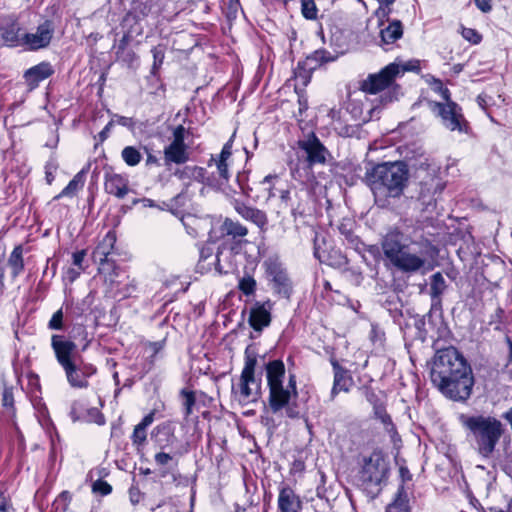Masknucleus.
Returning <instances> with one entry per match:
<instances>
[{
  "label": "nucleus",
  "instance_id": "obj_1",
  "mask_svg": "<svg viewBox=\"0 0 512 512\" xmlns=\"http://www.w3.org/2000/svg\"><path fill=\"white\" fill-rule=\"evenodd\" d=\"M430 378L443 395L454 401H465L472 393V369L455 347H447L436 352Z\"/></svg>",
  "mask_w": 512,
  "mask_h": 512
},
{
  "label": "nucleus",
  "instance_id": "obj_2",
  "mask_svg": "<svg viewBox=\"0 0 512 512\" xmlns=\"http://www.w3.org/2000/svg\"><path fill=\"white\" fill-rule=\"evenodd\" d=\"M377 207L390 208L399 200L409 181V169L405 162H384L367 169L364 176Z\"/></svg>",
  "mask_w": 512,
  "mask_h": 512
},
{
  "label": "nucleus",
  "instance_id": "obj_3",
  "mask_svg": "<svg viewBox=\"0 0 512 512\" xmlns=\"http://www.w3.org/2000/svg\"><path fill=\"white\" fill-rule=\"evenodd\" d=\"M51 347L69 385L73 388H87L88 378L97 370L94 365L84 362L77 352V345L63 335L54 334L51 337Z\"/></svg>",
  "mask_w": 512,
  "mask_h": 512
},
{
  "label": "nucleus",
  "instance_id": "obj_4",
  "mask_svg": "<svg viewBox=\"0 0 512 512\" xmlns=\"http://www.w3.org/2000/svg\"><path fill=\"white\" fill-rule=\"evenodd\" d=\"M459 422L469 430L479 455L489 458L495 451L505 428L503 423L492 416L460 414Z\"/></svg>",
  "mask_w": 512,
  "mask_h": 512
},
{
  "label": "nucleus",
  "instance_id": "obj_5",
  "mask_svg": "<svg viewBox=\"0 0 512 512\" xmlns=\"http://www.w3.org/2000/svg\"><path fill=\"white\" fill-rule=\"evenodd\" d=\"M382 249L391 264L403 273L413 274L425 268L426 259L410 251L408 239L400 231L388 232L382 241Z\"/></svg>",
  "mask_w": 512,
  "mask_h": 512
},
{
  "label": "nucleus",
  "instance_id": "obj_6",
  "mask_svg": "<svg viewBox=\"0 0 512 512\" xmlns=\"http://www.w3.org/2000/svg\"><path fill=\"white\" fill-rule=\"evenodd\" d=\"M285 365L281 360H273L266 364V378L269 388L268 404L273 413L286 408L289 417H295L294 410L289 406L297 396L284 386Z\"/></svg>",
  "mask_w": 512,
  "mask_h": 512
},
{
  "label": "nucleus",
  "instance_id": "obj_7",
  "mask_svg": "<svg viewBox=\"0 0 512 512\" xmlns=\"http://www.w3.org/2000/svg\"><path fill=\"white\" fill-rule=\"evenodd\" d=\"M256 365V356L246 351L239 380L232 385V395L241 405L255 403L261 396V381L255 378Z\"/></svg>",
  "mask_w": 512,
  "mask_h": 512
},
{
  "label": "nucleus",
  "instance_id": "obj_8",
  "mask_svg": "<svg viewBox=\"0 0 512 512\" xmlns=\"http://www.w3.org/2000/svg\"><path fill=\"white\" fill-rule=\"evenodd\" d=\"M388 462L380 451H374L363 459L358 474L359 484L366 490L377 487L386 478Z\"/></svg>",
  "mask_w": 512,
  "mask_h": 512
},
{
  "label": "nucleus",
  "instance_id": "obj_9",
  "mask_svg": "<svg viewBox=\"0 0 512 512\" xmlns=\"http://www.w3.org/2000/svg\"><path fill=\"white\" fill-rule=\"evenodd\" d=\"M430 108L440 118L441 124L447 130L459 133L467 131L468 122L462 113V108L456 102H431Z\"/></svg>",
  "mask_w": 512,
  "mask_h": 512
},
{
  "label": "nucleus",
  "instance_id": "obj_10",
  "mask_svg": "<svg viewBox=\"0 0 512 512\" xmlns=\"http://www.w3.org/2000/svg\"><path fill=\"white\" fill-rule=\"evenodd\" d=\"M116 243V235L114 232L109 231L98 243L92 253L93 260L99 263V272L105 274L106 281L114 282V278L118 276L117 267L114 262L109 259V256L114 250Z\"/></svg>",
  "mask_w": 512,
  "mask_h": 512
},
{
  "label": "nucleus",
  "instance_id": "obj_11",
  "mask_svg": "<svg viewBox=\"0 0 512 512\" xmlns=\"http://www.w3.org/2000/svg\"><path fill=\"white\" fill-rule=\"evenodd\" d=\"M298 146L303 152L302 157L307 168H312L315 165H325L330 157L329 151L314 133L309 134L303 140H299Z\"/></svg>",
  "mask_w": 512,
  "mask_h": 512
},
{
  "label": "nucleus",
  "instance_id": "obj_12",
  "mask_svg": "<svg viewBox=\"0 0 512 512\" xmlns=\"http://www.w3.org/2000/svg\"><path fill=\"white\" fill-rule=\"evenodd\" d=\"M406 69L401 70L400 66L391 63L376 74H370L362 83V90L370 94H376L389 87L395 78Z\"/></svg>",
  "mask_w": 512,
  "mask_h": 512
},
{
  "label": "nucleus",
  "instance_id": "obj_13",
  "mask_svg": "<svg viewBox=\"0 0 512 512\" xmlns=\"http://www.w3.org/2000/svg\"><path fill=\"white\" fill-rule=\"evenodd\" d=\"M185 128L178 125L173 130V140L164 149V160L166 164H184L189 159L188 147L185 144Z\"/></svg>",
  "mask_w": 512,
  "mask_h": 512
},
{
  "label": "nucleus",
  "instance_id": "obj_14",
  "mask_svg": "<svg viewBox=\"0 0 512 512\" xmlns=\"http://www.w3.org/2000/svg\"><path fill=\"white\" fill-rule=\"evenodd\" d=\"M269 280L273 283V289L281 297L289 298L292 292L291 281L277 260L268 259L264 262Z\"/></svg>",
  "mask_w": 512,
  "mask_h": 512
},
{
  "label": "nucleus",
  "instance_id": "obj_15",
  "mask_svg": "<svg viewBox=\"0 0 512 512\" xmlns=\"http://www.w3.org/2000/svg\"><path fill=\"white\" fill-rule=\"evenodd\" d=\"M54 34V24L52 21L46 20L40 24L35 33H25L22 43L30 50H38L47 47Z\"/></svg>",
  "mask_w": 512,
  "mask_h": 512
},
{
  "label": "nucleus",
  "instance_id": "obj_16",
  "mask_svg": "<svg viewBox=\"0 0 512 512\" xmlns=\"http://www.w3.org/2000/svg\"><path fill=\"white\" fill-rule=\"evenodd\" d=\"M272 303L266 301L264 303L257 302L250 310L249 324L255 331H261L271 322L270 310Z\"/></svg>",
  "mask_w": 512,
  "mask_h": 512
},
{
  "label": "nucleus",
  "instance_id": "obj_17",
  "mask_svg": "<svg viewBox=\"0 0 512 512\" xmlns=\"http://www.w3.org/2000/svg\"><path fill=\"white\" fill-rule=\"evenodd\" d=\"M277 504L279 512H300L302 509L300 497L289 486L280 489Z\"/></svg>",
  "mask_w": 512,
  "mask_h": 512
},
{
  "label": "nucleus",
  "instance_id": "obj_18",
  "mask_svg": "<svg viewBox=\"0 0 512 512\" xmlns=\"http://www.w3.org/2000/svg\"><path fill=\"white\" fill-rule=\"evenodd\" d=\"M234 209L245 220L254 223L261 230L266 229L268 218L264 211L239 201L235 202Z\"/></svg>",
  "mask_w": 512,
  "mask_h": 512
},
{
  "label": "nucleus",
  "instance_id": "obj_19",
  "mask_svg": "<svg viewBox=\"0 0 512 512\" xmlns=\"http://www.w3.org/2000/svg\"><path fill=\"white\" fill-rule=\"evenodd\" d=\"M54 73V69L48 62H41L24 73V79L30 89L36 88L40 82L49 78Z\"/></svg>",
  "mask_w": 512,
  "mask_h": 512
},
{
  "label": "nucleus",
  "instance_id": "obj_20",
  "mask_svg": "<svg viewBox=\"0 0 512 512\" xmlns=\"http://www.w3.org/2000/svg\"><path fill=\"white\" fill-rule=\"evenodd\" d=\"M104 189L108 194L122 199L129 192L128 179L116 173L106 174Z\"/></svg>",
  "mask_w": 512,
  "mask_h": 512
},
{
  "label": "nucleus",
  "instance_id": "obj_21",
  "mask_svg": "<svg viewBox=\"0 0 512 512\" xmlns=\"http://www.w3.org/2000/svg\"><path fill=\"white\" fill-rule=\"evenodd\" d=\"M231 155L232 138L224 144L221 153L218 156H211L208 163L209 166H211L213 162L215 163L219 177L225 182H227L230 177L228 160L231 158Z\"/></svg>",
  "mask_w": 512,
  "mask_h": 512
},
{
  "label": "nucleus",
  "instance_id": "obj_22",
  "mask_svg": "<svg viewBox=\"0 0 512 512\" xmlns=\"http://www.w3.org/2000/svg\"><path fill=\"white\" fill-rule=\"evenodd\" d=\"M19 32L20 27L16 20L7 18L1 21L0 37L8 46L14 47L22 43L23 37L20 36Z\"/></svg>",
  "mask_w": 512,
  "mask_h": 512
},
{
  "label": "nucleus",
  "instance_id": "obj_23",
  "mask_svg": "<svg viewBox=\"0 0 512 512\" xmlns=\"http://www.w3.org/2000/svg\"><path fill=\"white\" fill-rule=\"evenodd\" d=\"M232 259V250L226 246H221L218 248L213 262H210L209 265H213L218 274H226L234 268Z\"/></svg>",
  "mask_w": 512,
  "mask_h": 512
},
{
  "label": "nucleus",
  "instance_id": "obj_24",
  "mask_svg": "<svg viewBox=\"0 0 512 512\" xmlns=\"http://www.w3.org/2000/svg\"><path fill=\"white\" fill-rule=\"evenodd\" d=\"M82 407L83 404L80 401H75L72 404L70 415L73 421L83 420L90 423H96L98 425H103L105 423V418L99 409L90 408L86 411V414H81L79 409Z\"/></svg>",
  "mask_w": 512,
  "mask_h": 512
},
{
  "label": "nucleus",
  "instance_id": "obj_25",
  "mask_svg": "<svg viewBox=\"0 0 512 512\" xmlns=\"http://www.w3.org/2000/svg\"><path fill=\"white\" fill-rule=\"evenodd\" d=\"M332 365L334 370V383L331 395L334 397L339 392H347L349 390V387L352 385V377L349 375L348 371L337 362H333Z\"/></svg>",
  "mask_w": 512,
  "mask_h": 512
},
{
  "label": "nucleus",
  "instance_id": "obj_26",
  "mask_svg": "<svg viewBox=\"0 0 512 512\" xmlns=\"http://www.w3.org/2000/svg\"><path fill=\"white\" fill-rule=\"evenodd\" d=\"M403 35L402 23L399 20H393L389 25L380 31L381 42L383 45L393 44Z\"/></svg>",
  "mask_w": 512,
  "mask_h": 512
},
{
  "label": "nucleus",
  "instance_id": "obj_27",
  "mask_svg": "<svg viewBox=\"0 0 512 512\" xmlns=\"http://www.w3.org/2000/svg\"><path fill=\"white\" fill-rule=\"evenodd\" d=\"M86 172V169L79 171L68 183V185L57 196L54 197V199L57 200L62 197L75 196L84 186Z\"/></svg>",
  "mask_w": 512,
  "mask_h": 512
},
{
  "label": "nucleus",
  "instance_id": "obj_28",
  "mask_svg": "<svg viewBox=\"0 0 512 512\" xmlns=\"http://www.w3.org/2000/svg\"><path fill=\"white\" fill-rule=\"evenodd\" d=\"M386 512H410L408 494L404 485L398 487L394 500L387 506Z\"/></svg>",
  "mask_w": 512,
  "mask_h": 512
},
{
  "label": "nucleus",
  "instance_id": "obj_29",
  "mask_svg": "<svg viewBox=\"0 0 512 512\" xmlns=\"http://www.w3.org/2000/svg\"><path fill=\"white\" fill-rule=\"evenodd\" d=\"M330 53L326 50H316L311 55L307 56L302 64H299L304 70L312 71L319 67L321 64L332 61Z\"/></svg>",
  "mask_w": 512,
  "mask_h": 512
},
{
  "label": "nucleus",
  "instance_id": "obj_30",
  "mask_svg": "<svg viewBox=\"0 0 512 512\" xmlns=\"http://www.w3.org/2000/svg\"><path fill=\"white\" fill-rule=\"evenodd\" d=\"M8 266L13 278L18 277L24 270L23 247L17 245L8 258Z\"/></svg>",
  "mask_w": 512,
  "mask_h": 512
},
{
  "label": "nucleus",
  "instance_id": "obj_31",
  "mask_svg": "<svg viewBox=\"0 0 512 512\" xmlns=\"http://www.w3.org/2000/svg\"><path fill=\"white\" fill-rule=\"evenodd\" d=\"M221 231L233 238H242L248 234L246 226L242 225L238 221H234L231 218H225L221 225Z\"/></svg>",
  "mask_w": 512,
  "mask_h": 512
},
{
  "label": "nucleus",
  "instance_id": "obj_32",
  "mask_svg": "<svg viewBox=\"0 0 512 512\" xmlns=\"http://www.w3.org/2000/svg\"><path fill=\"white\" fill-rule=\"evenodd\" d=\"M180 397L182 398L184 419H188V417L192 414L193 407L196 404L195 393L187 389H182L180 391Z\"/></svg>",
  "mask_w": 512,
  "mask_h": 512
},
{
  "label": "nucleus",
  "instance_id": "obj_33",
  "mask_svg": "<svg viewBox=\"0 0 512 512\" xmlns=\"http://www.w3.org/2000/svg\"><path fill=\"white\" fill-rule=\"evenodd\" d=\"M207 171L199 166H186L180 173V178H191L197 182L204 183L206 180Z\"/></svg>",
  "mask_w": 512,
  "mask_h": 512
},
{
  "label": "nucleus",
  "instance_id": "obj_34",
  "mask_svg": "<svg viewBox=\"0 0 512 512\" xmlns=\"http://www.w3.org/2000/svg\"><path fill=\"white\" fill-rule=\"evenodd\" d=\"M121 156H122L123 161L128 166H136L140 163V161L142 159V155H141L140 151L133 146H126L122 150Z\"/></svg>",
  "mask_w": 512,
  "mask_h": 512
},
{
  "label": "nucleus",
  "instance_id": "obj_35",
  "mask_svg": "<svg viewBox=\"0 0 512 512\" xmlns=\"http://www.w3.org/2000/svg\"><path fill=\"white\" fill-rule=\"evenodd\" d=\"M446 287L445 279L440 272H437L431 277L430 294L432 298L439 297Z\"/></svg>",
  "mask_w": 512,
  "mask_h": 512
},
{
  "label": "nucleus",
  "instance_id": "obj_36",
  "mask_svg": "<svg viewBox=\"0 0 512 512\" xmlns=\"http://www.w3.org/2000/svg\"><path fill=\"white\" fill-rule=\"evenodd\" d=\"M157 430L160 435H164L166 437L165 440H163L161 437L157 439V442L162 449L167 448L177 441L176 436L168 426H158Z\"/></svg>",
  "mask_w": 512,
  "mask_h": 512
},
{
  "label": "nucleus",
  "instance_id": "obj_37",
  "mask_svg": "<svg viewBox=\"0 0 512 512\" xmlns=\"http://www.w3.org/2000/svg\"><path fill=\"white\" fill-rule=\"evenodd\" d=\"M256 280L250 276H243L238 283L239 290L246 296L252 295L256 290Z\"/></svg>",
  "mask_w": 512,
  "mask_h": 512
},
{
  "label": "nucleus",
  "instance_id": "obj_38",
  "mask_svg": "<svg viewBox=\"0 0 512 512\" xmlns=\"http://www.w3.org/2000/svg\"><path fill=\"white\" fill-rule=\"evenodd\" d=\"M215 255H213V249L209 246L202 247L200 250V258L198 266L201 269L210 270L212 265H209L210 262H213V258Z\"/></svg>",
  "mask_w": 512,
  "mask_h": 512
},
{
  "label": "nucleus",
  "instance_id": "obj_39",
  "mask_svg": "<svg viewBox=\"0 0 512 512\" xmlns=\"http://www.w3.org/2000/svg\"><path fill=\"white\" fill-rule=\"evenodd\" d=\"M302 15L309 20L317 18L318 9L314 0H301Z\"/></svg>",
  "mask_w": 512,
  "mask_h": 512
},
{
  "label": "nucleus",
  "instance_id": "obj_40",
  "mask_svg": "<svg viewBox=\"0 0 512 512\" xmlns=\"http://www.w3.org/2000/svg\"><path fill=\"white\" fill-rule=\"evenodd\" d=\"M50 330H63L64 329V313L62 308L58 309L48 322Z\"/></svg>",
  "mask_w": 512,
  "mask_h": 512
},
{
  "label": "nucleus",
  "instance_id": "obj_41",
  "mask_svg": "<svg viewBox=\"0 0 512 512\" xmlns=\"http://www.w3.org/2000/svg\"><path fill=\"white\" fill-rule=\"evenodd\" d=\"M131 439L133 445H136L137 447L142 446L147 439L146 428L137 424L133 430Z\"/></svg>",
  "mask_w": 512,
  "mask_h": 512
},
{
  "label": "nucleus",
  "instance_id": "obj_42",
  "mask_svg": "<svg viewBox=\"0 0 512 512\" xmlns=\"http://www.w3.org/2000/svg\"><path fill=\"white\" fill-rule=\"evenodd\" d=\"M92 490L94 493L106 496L112 492V486L108 482L99 479L93 483Z\"/></svg>",
  "mask_w": 512,
  "mask_h": 512
},
{
  "label": "nucleus",
  "instance_id": "obj_43",
  "mask_svg": "<svg viewBox=\"0 0 512 512\" xmlns=\"http://www.w3.org/2000/svg\"><path fill=\"white\" fill-rule=\"evenodd\" d=\"M462 36L472 44H479L482 40L481 34L472 28H462Z\"/></svg>",
  "mask_w": 512,
  "mask_h": 512
},
{
  "label": "nucleus",
  "instance_id": "obj_44",
  "mask_svg": "<svg viewBox=\"0 0 512 512\" xmlns=\"http://www.w3.org/2000/svg\"><path fill=\"white\" fill-rule=\"evenodd\" d=\"M432 88L434 91H436L442 96L443 100L445 101L444 103L452 101L450 97V91L448 90V88L444 87L443 83L440 80H434Z\"/></svg>",
  "mask_w": 512,
  "mask_h": 512
},
{
  "label": "nucleus",
  "instance_id": "obj_45",
  "mask_svg": "<svg viewBox=\"0 0 512 512\" xmlns=\"http://www.w3.org/2000/svg\"><path fill=\"white\" fill-rule=\"evenodd\" d=\"M380 7L376 11V15L379 18H386L388 17L391 9L389 6L395 2V0H378Z\"/></svg>",
  "mask_w": 512,
  "mask_h": 512
},
{
  "label": "nucleus",
  "instance_id": "obj_46",
  "mask_svg": "<svg viewBox=\"0 0 512 512\" xmlns=\"http://www.w3.org/2000/svg\"><path fill=\"white\" fill-rule=\"evenodd\" d=\"M57 168V164L54 161H49L45 165V178L49 185L54 180V173L56 172Z\"/></svg>",
  "mask_w": 512,
  "mask_h": 512
},
{
  "label": "nucleus",
  "instance_id": "obj_47",
  "mask_svg": "<svg viewBox=\"0 0 512 512\" xmlns=\"http://www.w3.org/2000/svg\"><path fill=\"white\" fill-rule=\"evenodd\" d=\"M115 120V124L121 125L123 127H127L129 129H134L135 127V121L133 118L120 116V115H114L113 118Z\"/></svg>",
  "mask_w": 512,
  "mask_h": 512
},
{
  "label": "nucleus",
  "instance_id": "obj_48",
  "mask_svg": "<svg viewBox=\"0 0 512 512\" xmlns=\"http://www.w3.org/2000/svg\"><path fill=\"white\" fill-rule=\"evenodd\" d=\"M85 256H86V250L77 251V252L73 253V255H72L73 264L80 270H84L82 263L84 261Z\"/></svg>",
  "mask_w": 512,
  "mask_h": 512
},
{
  "label": "nucleus",
  "instance_id": "obj_49",
  "mask_svg": "<svg viewBox=\"0 0 512 512\" xmlns=\"http://www.w3.org/2000/svg\"><path fill=\"white\" fill-rule=\"evenodd\" d=\"M154 460L157 465L164 466L167 465L172 460V456L165 452H159L155 454Z\"/></svg>",
  "mask_w": 512,
  "mask_h": 512
},
{
  "label": "nucleus",
  "instance_id": "obj_50",
  "mask_svg": "<svg viewBox=\"0 0 512 512\" xmlns=\"http://www.w3.org/2000/svg\"><path fill=\"white\" fill-rule=\"evenodd\" d=\"M2 404L4 407H13L14 404V397L13 393L10 389H4L2 394Z\"/></svg>",
  "mask_w": 512,
  "mask_h": 512
},
{
  "label": "nucleus",
  "instance_id": "obj_51",
  "mask_svg": "<svg viewBox=\"0 0 512 512\" xmlns=\"http://www.w3.org/2000/svg\"><path fill=\"white\" fill-rule=\"evenodd\" d=\"M151 52L154 58V68H156L162 64L164 59V52L160 47H154Z\"/></svg>",
  "mask_w": 512,
  "mask_h": 512
},
{
  "label": "nucleus",
  "instance_id": "obj_52",
  "mask_svg": "<svg viewBox=\"0 0 512 512\" xmlns=\"http://www.w3.org/2000/svg\"><path fill=\"white\" fill-rule=\"evenodd\" d=\"M129 498H130V501H131V503L133 505H136V504H138L140 502V500H141V492L138 489V487L132 486L129 489Z\"/></svg>",
  "mask_w": 512,
  "mask_h": 512
},
{
  "label": "nucleus",
  "instance_id": "obj_53",
  "mask_svg": "<svg viewBox=\"0 0 512 512\" xmlns=\"http://www.w3.org/2000/svg\"><path fill=\"white\" fill-rule=\"evenodd\" d=\"M474 2L477 8L484 13H488L492 9L490 0H474Z\"/></svg>",
  "mask_w": 512,
  "mask_h": 512
},
{
  "label": "nucleus",
  "instance_id": "obj_54",
  "mask_svg": "<svg viewBox=\"0 0 512 512\" xmlns=\"http://www.w3.org/2000/svg\"><path fill=\"white\" fill-rule=\"evenodd\" d=\"M115 125V120L111 119L108 124L102 129L99 133V138L101 141H104L110 134L111 128Z\"/></svg>",
  "mask_w": 512,
  "mask_h": 512
},
{
  "label": "nucleus",
  "instance_id": "obj_55",
  "mask_svg": "<svg viewBox=\"0 0 512 512\" xmlns=\"http://www.w3.org/2000/svg\"><path fill=\"white\" fill-rule=\"evenodd\" d=\"M10 504L5 494L0 490V512H8Z\"/></svg>",
  "mask_w": 512,
  "mask_h": 512
},
{
  "label": "nucleus",
  "instance_id": "obj_56",
  "mask_svg": "<svg viewBox=\"0 0 512 512\" xmlns=\"http://www.w3.org/2000/svg\"><path fill=\"white\" fill-rule=\"evenodd\" d=\"M82 270H80L79 268L75 269V268H69L66 272V278L70 281V282H73L75 281L80 273H81Z\"/></svg>",
  "mask_w": 512,
  "mask_h": 512
},
{
  "label": "nucleus",
  "instance_id": "obj_57",
  "mask_svg": "<svg viewBox=\"0 0 512 512\" xmlns=\"http://www.w3.org/2000/svg\"><path fill=\"white\" fill-rule=\"evenodd\" d=\"M154 415H155L154 411H152V412L148 413V414H147V415H146V416L141 420V422H140L138 425H140V426H142V427H144V428H146V429H147V427H148V426H150V425L153 423V421H154Z\"/></svg>",
  "mask_w": 512,
  "mask_h": 512
},
{
  "label": "nucleus",
  "instance_id": "obj_58",
  "mask_svg": "<svg viewBox=\"0 0 512 512\" xmlns=\"http://www.w3.org/2000/svg\"><path fill=\"white\" fill-rule=\"evenodd\" d=\"M285 387L288 388L289 391L294 393L296 396L298 395L295 375H293V374L289 375V381Z\"/></svg>",
  "mask_w": 512,
  "mask_h": 512
},
{
  "label": "nucleus",
  "instance_id": "obj_59",
  "mask_svg": "<svg viewBox=\"0 0 512 512\" xmlns=\"http://www.w3.org/2000/svg\"><path fill=\"white\" fill-rule=\"evenodd\" d=\"M376 414H378V415L380 416V418H381L382 422H384V423H386V422H388V421H390V420H391V419H390V416H389V415H387L386 413H384V412L382 411V409H380V408H377V409H376Z\"/></svg>",
  "mask_w": 512,
  "mask_h": 512
},
{
  "label": "nucleus",
  "instance_id": "obj_60",
  "mask_svg": "<svg viewBox=\"0 0 512 512\" xmlns=\"http://www.w3.org/2000/svg\"><path fill=\"white\" fill-rule=\"evenodd\" d=\"M506 342L508 345V364L512 363V341L509 337H506Z\"/></svg>",
  "mask_w": 512,
  "mask_h": 512
},
{
  "label": "nucleus",
  "instance_id": "obj_61",
  "mask_svg": "<svg viewBox=\"0 0 512 512\" xmlns=\"http://www.w3.org/2000/svg\"><path fill=\"white\" fill-rule=\"evenodd\" d=\"M314 256L317 258L320 262H324V256L323 253L320 251V249L315 246L314 247Z\"/></svg>",
  "mask_w": 512,
  "mask_h": 512
},
{
  "label": "nucleus",
  "instance_id": "obj_62",
  "mask_svg": "<svg viewBox=\"0 0 512 512\" xmlns=\"http://www.w3.org/2000/svg\"><path fill=\"white\" fill-rule=\"evenodd\" d=\"M280 198L282 201L286 202L290 198V192L288 190H282Z\"/></svg>",
  "mask_w": 512,
  "mask_h": 512
},
{
  "label": "nucleus",
  "instance_id": "obj_63",
  "mask_svg": "<svg viewBox=\"0 0 512 512\" xmlns=\"http://www.w3.org/2000/svg\"><path fill=\"white\" fill-rule=\"evenodd\" d=\"M141 202L143 203V205L145 207H154L155 206L154 201L151 200V199L144 198V199L141 200Z\"/></svg>",
  "mask_w": 512,
  "mask_h": 512
},
{
  "label": "nucleus",
  "instance_id": "obj_64",
  "mask_svg": "<svg viewBox=\"0 0 512 512\" xmlns=\"http://www.w3.org/2000/svg\"><path fill=\"white\" fill-rule=\"evenodd\" d=\"M151 347L153 348L155 354L162 348L159 342L152 343Z\"/></svg>",
  "mask_w": 512,
  "mask_h": 512
}]
</instances>
